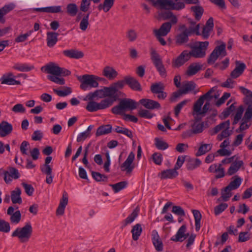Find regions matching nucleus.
<instances>
[{
    "instance_id": "10",
    "label": "nucleus",
    "mask_w": 252,
    "mask_h": 252,
    "mask_svg": "<svg viewBox=\"0 0 252 252\" xmlns=\"http://www.w3.org/2000/svg\"><path fill=\"white\" fill-rule=\"evenodd\" d=\"M0 176L3 177V179L6 184L10 183L12 179H17L20 177L18 170L15 168L10 167L8 170L2 168L0 169Z\"/></svg>"
},
{
    "instance_id": "47",
    "label": "nucleus",
    "mask_w": 252,
    "mask_h": 252,
    "mask_svg": "<svg viewBox=\"0 0 252 252\" xmlns=\"http://www.w3.org/2000/svg\"><path fill=\"white\" fill-rule=\"evenodd\" d=\"M162 17L165 20L170 19V23L172 24H176L178 22V19L173 13L171 11H167L162 13Z\"/></svg>"
},
{
    "instance_id": "59",
    "label": "nucleus",
    "mask_w": 252,
    "mask_h": 252,
    "mask_svg": "<svg viewBox=\"0 0 252 252\" xmlns=\"http://www.w3.org/2000/svg\"><path fill=\"white\" fill-rule=\"evenodd\" d=\"M92 175L93 178L97 182H104L106 181L107 180V177L106 175L101 174L97 172L92 171Z\"/></svg>"
},
{
    "instance_id": "13",
    "label": "nucleus",
    "mask_w": 252,
    "mask_h": 252,
    "mask_svg": "<svg viewBox=\"0 0 252 252\" xmlns=\"http://www.w3.org/2000/svg\"><path fill=\"white\" fill-rule=\"evenodd\" d=\"M41 71L51 75L60 76L61 67L55 63L51 62L41 68Z\"/></svg>"
},
{
    "instance_id": "4",
    "label": "nucleus",
    "mask_w": 252,
    "mask_h": 252,
    "mask_svg": "<svg viewBox=\"0 0 252 252\" xmlns=\"http://www.w3.org/2000/svg\"><path fill=\"white\" fill-rule=\"evenodd\" d=\"M78 79L81 82L80 88L83 91L98 87L99 84L95 81L94 75L84 74L78 77Z\"/></svg>"
},
{
    "instance_id": "31",
    "label": "nucleus",
    "mask_w": 252,
    "mask_h": 252,
    "mask_svg": "<svg viewBox=\"0 0 252 252\" xmlns=\"http://www.w3.org/2000/svg\"><path fill=\"white\" fill-rule=\"evenodd\" d=\"M58 33L55 32H48L47 33V44L49 47H53L58 41Z\"/></svg>"
},
{
    "instance_id": "62",
    "label": "nucleus",
    "mask_w": 252,
    "mask_h": 252,
    "mask_svg": "<svg viewBox=\"0 0 252 252\" xmlns=\"http://www.w3.org/2000/svg\"><path fill=\"white\" fill-rule=\"evenodd\" d=\"M21 214L20 211H16L14 214H12L10 217V221L13 223H18L21 220Z\"/></svg>"
},
{
    "instance_id": "45",
    "label": "nucleus",
    "mask_w": 252,
    "mask_h": 252,
    "mask_svg": "<svg viewBox=\"0 0 252 252\" xmlns=\"http://www.w3.org/2000/svg\"><path fill=\"white\" fill-rule=\"evenodd\" d=\"M201 161L198 158L189 160L187 163V168L188 170H193L200 166Z\"/></svg>"
},
{
    "instance_id": "36",
    "label": "nucleus",
    "mask_w": 252,
    "mask_h": 252,
    "mask_svg": "<svg viewBox=\"0 0 252 252\" xmlns=\"http://www.w3.org/2000/svg\"><path fill=\"white\" fill-rule=\"evenodd\" d=\"M13 127L11 124L6 121L2 122L1 130L0 131V136L4 137L9 134L12 131Z\"/></svg>"
},
{
    "instance_id": "50",
    "label": "nucleus",
    "mask_w": 252,
    "mask_h": 252,
    "mask_svg": "<svg viewBox=\"0 0 252 252\" xmlns=\"http://www.w3.org/2000/svg\"><path fill=\"white\" fill-rule=\"evenodd\" d=\"M127 185V182L123 181L115 184H110V186L112 187L115 193H117L123 189L126 188Z\"/></svg>"
},
{
    "instance_id": "27",
    "label": "nucleus",
    "mask_w": 252,
    "mask_h": 252,
    "mask_svg": "<svg viewBox=\"0 0 252 252\" xmlns=\"http://www.w3.org/2000/svg\"><path fill=\"white\" fill-rule=\"evenodd\" d=\"M63 54L66 57L76 59L82 58L84 56L82 52L75 49L64 50Z\"/></svg>"
},
{
    "instance_id": "41",
    "label": "nucleus",
    "mask_w": 252,
    "mask_h": 252,
    "mask_svg": "<svg viewBox=\"0 0 252 252\" xmlns=\"http://www.w3.org/2000/svg\"><path fill=\"white\" fill-rule=\"evenodd\" d=\"M62 89V90H59L53 88V91L57 95L61 97L66 96L72 93V89L69 87H63Z\"/></svg>"
},
{
    "instance_id": "33",
    "label": "nucleus",
    "mask_w": 252,
    "mask_h": 252,
    "mask_svg": "<svg viewBox=\"0 0 252 252\" xmlns=\"http://www.w3.org/2000/svg\"><path fill=\"white\" fill-rule=\"evenodd\" d=\"M142 232V228L140 223H137L133 225L131 230L132 238L134 241H137L139 239Z\"/></svg>"
},
{
    "instance_id": "38",
    "label": "nucleus",
    "mask_w": 252,
    "mask_h": 252,
    "mask_svg": "<svg viewBox=\"0 0 252 252\" xmlns=\"http://www.w3.org/2000/svg\"><path fill=\"white\" fill-rule=\"evenodd\" d=\"M196 88V84L192 81H188L183 83L181 87L182 93L184 94H188L189 92L193 91Z\"/></svg>"
},
{
    "instance_id": "7",
    "label": "nucleus",
    "mask_w": 252,
    "mask_h": 252,
    "mask_svg": "<svg viewBox=\"0 0 252 252\" xmlns=\"http://www.w3.org/2000/svg\"><path fill=\"white\" fill-rule=\"evenodd\" d=\"M225 47L226 45L224 43H222L220 45L216 46L208 58V63L213 64L219 57L225 56L226 55Z\"/></svg>"
},
{
    "instance_id": "2",
    "label": "nucleus",
    "mask_w": 252,
    "mask_h": 252,
    "mask_svg": "<svg viewBox=\"0 0 252 252\" xmlns=\"http://www.w3.org/2000/svg\"><path fill=\"white\" fill-rule=\"evenodd\" d=\"M209 45L208 41L196 42L192 47L190 51H189L190 57L195 58H202L206 55V52Z\"/></svg>"
},
{
    "instance_id": "8",
    "label": "nucleus",
    "mask_w": 252,
    "mask_h": 252,
    "mask_svg": "<svg viewBox=\"0 0 252 252\" xmlns=\"http://www.w3.org/2000/svg\"><path fill=\"white\" fill-rule=\"evenodd\" d=\"M167 2L170 6V10L180 11L185 8L186 3L197 4L199 0H170Z\"/></svg>"
},
{
    "instance_id": "48",
    "label": "nucleus",
    "mask_w": 252,
    "mask_h": 252,
    "mask_svg": "<svg viewBox=\"0 0 252 252\" xmlns=\"http://www.w3.org/2000/svg\"><path fill=\"white\" fill-rule=\"evenodd\" d=\"M164 84L162 82H159L153 84L151 86L150 90L152 93L156 94L164 91Z\"/></svg>"
},
{
    "instance_id": "12",
    "label": "nucleus",
    "mask_w": 252,
    "mask_h": 252,
    "mask_svg": "<svg viewBox=\"0 0 252 252\" xmlns=\"http://www.w3.org/2000/svg\"><path fill=\"white\" fill-rule=\"evenodd\" d=\"M134 158V153L130 152L125 161L121 165V170L126 171V174H130L134 168V165L133 164Z\"/></svg>"
},
{
    "instance_id": "1",
    "label": "nucleus",
    "mask_w": 252,
    "mask_h": 252,
    "mask_svg": "<svg viewBox=\"0 0 252 252\" xmlns=\"http://www.w3.org/2000/svg\"><path fill=\"white\" fill-rule=\"evenodd\" d=\"M137 107V103L130 98L120 100L118 105L112 108V112L116 115H123L126 110H133Z\"/></svg>"
},
{
    "instance_id": "63",
    "label": "nucleus",
    "mask_w": 252,
    "mask_h": 252,
    "mask_svg": "<svg viewBox=\"0 0 252 252\" xmlns=\"http://www.w3.org/2000/svg\"><path fill=\"white\" fill-rule=\"evenodd\" d=\"M232 131L229 130V128H225L218 135L217 139L219 141L222 140L224 138H227L231 133Z\"/></svg>"
},
{
    "instance_id": "24",
    "label": "nucleus",
    "mask_w": 252,
    "mask_h": 252,
    "mask_svg": "<svg viewBox=\"0 0 252 252\" xmlns=\"http://www.w3.org/2000/svg\"><path fill=\"white\" fill-rule=\"evenodd\" d=\"M152 242L157 251L161 252L163 250V244L159 239V235L156 230L152 231Z\"/></svg>"
},
{
    "instance_id": "56",
    "label": "nucleus",
    "mask_w": 252,
    "mask_h": 252,
    "mask_svg": "<svg viewBox=\"0 0 252 252\" xmlns=\"http://www.w3.org/2000/svg\"><path fill=\"white\" fill-rule=\"evenodd\" d=\"M60 76L49 75L47 76V79L57 84L63 85L65 84V80L63 78L60 77Z\"/></svg>"
},
{
    "instance_id": "15",
    "label": "nucleus",
    "mask_w": 252,
    "mask_h": 252,
    "mask_svg": "<svg viewBox=\"0 0 252 252\" xmlns=\"http://www.w3.org/2000/svg\"><path fill=\"white\" fill-rule=\"evenodd\" d=\"M68 195L66 192L64 191L62 198L60 201L59 206L56 210L57 216H63L64 213V210L68 203Z\"/></svg>"
},
{
    "instance_id": "43",
    "label": "nucleus",
    "mask_w": 252,
    "mask_h": 252,
    "mask_svg": "<svg viewBox=\"0 0 252 252\" xmlns=\"http://www.w3.org/2000/svg\"><path fill=\"white\" fill-rule=\"evenodd\" d=\"M212 148L211 144L201 143L198 148V151L196 153V156H200L205 154L207 152L210 151Z\"/></svg>"
},
{
    "instance_id": "64",
    "label": "nucleus",
    "mask_w": 252,
    "mask_h": 252,
    "mask_svg": "<svg viewBox=\"0 0 252 252\" xmlns=\"http://www.w3.org/2000/svg\"><path fill=\"white\" fill-rule=\"evenodd\" d=\"M247 106L243 118L245 120L251 121L252 119V104L250 105H246Z\"/></svg>"
},
{
    "instance_id": "44",
    "label": "nucleus",
    "mask_w": 252,
    "mask_h": 252,
    "mask_svg": "<svg viewBox=\"0 0 252 252\" xmlns=\"http://www.w3.org/2000/svg\"><path fill=\"white\" fill-rule=\"evenodd\" d=\"M112 126L110 125L102 126L97 129L96 136H99L102 135L108 134L111 132Z\"/></svg>"
},
{
    "instance_id": "55",
    "label": "nucleus",
    "mask_w": 252,
    "mask_h": 252,
    "mask_svg": "<svg viewBox=\"0 0 252 252\" xmlns=\"http://www.w3.org/2000/svg\"><path fill=\"white\" fill-rule=\"evenodd\" d=\"M231 189L229 188V189H226V187L221 191V196L220 198L218 199V201H220L221 200L223 201H227L228 200L229 198L231 196L232 193L231 191Z\"/></svg>"
},
{
    "instance_id": "30",
    "label": "nucleus",
    "mask_w": 252,
    "mask_h": 252,
    "mask_svg": "<svg viewBox=\"0 0 252 252\" xmlns=\"http://www.w3.org/2000/svg\"><path fill=\"white\" fill-rule=\"evenodd\" d=\"M225 128H230V121L229 120L223 122L216 126L214 128L210 130L211 135H215L220 130H223Z\"/></svg>"
},
{
    "instance_id": "18",
    "label": "nucleus",
    "mask_w": 252,
    "mask_h": 252,
    "mask_svg": "<svg viewBox=\"0 0 252 252\" xmlns=\"http://www.w3.org/2000/svg\"><path fill=\"white\" fill-rule=\"evenodd\" d=\"M14 75L12 73L9 72L7 74H4L0 78V81L2 84H7L9 85H15L20 84L19 81L15 80Z\"/></svg>"
},
{
    "instance_id": "16",
    "label": "nucleus",
    "mask_w": 252,
    "mask_h": 252,
    "mask_svg": "<svg viewBox=\"0 0 252 252\" xmlns=\"http://www.w3.org/2000/svg\"><path fill=\"white\" fill-rule=\"evenodd\" d=\"M186 231V226L185 225H183L178 229L176 235L171 238L170 240L175 242H183L184 240H185L187 238V237L189 235V234H188L187 235L185 234Z\"/></svg>"
},
{
    "instance_id": "34",
    "label": "nucleus",
    "mask_w": 252,
    "mask_h": 252,
    "mask_svg": "<svg viewBox=\"0 0 252 252\" xmlns=\"http://www.w3.org/2000/svg\"><path fill=\"white\" fill-rule=\"evenodd\" d=\"M177 170L175 168L172 169L164 170L161 172L160 178L161 179L174 178L178 175Z\"/></svg>"
},
{
    "instance_id": "5",
    "label": "nucleus",
    "mask_w": 252,
    "mask_h": 252,
    "mask_svg": "<svg viewBox=\"0 0 252 252\" xmlns=\"http://www.w3.org/2000/svg\"><path fill=\"white\" fill-rule=\"evenodd\" d=\"M199 24L195 25L194 28L189 27L188 29H185L184 31L177 35L176 37V43L178 45H182L187 43L189 40V36L193 33L197 35H200L199 32Z\"/></svg>"
},
{
    "instance_id": "42",
    "label": "nucleus",
    "mask_w": 252,
    "mask_h": 252,
    "mask_svg": "<svg viewBox=\"0 0 252 252\" xmlns=\"http://www.w3.org/2000/svg\"><path fill=\"white\" fill-rule=\"evenodd\" d=\"M21 193V190L18 188L11 191V201L13 204H21L22 203V201L20 197Z\"/></svg>"
},
{
    "instance_id": "49",
    "label": "nucleus",
    "mask_w": 252,
    "mask_h": 252,
    "mask_svg": "<svg viewBox=\"0 0 252 252\" xmlns=\"http://www.w3.org/2000/svg\"><path fill=\"white\" fill-rule=\"evenodd\" d=\"M125 84V80H120L112 84L111 86L113 88V89L117 92V93L120 95V96H123L124 95V94L119 91V90L122 89L124 88Z\"/></svg>"
},
{
    "instance_id": "39",
    "label": "nucleus",
    "mask_w": 252,
    "mask_h": 252,
    "mask_svg": "<svg viewBox=\"0 0 252 252\" xmlns=\"http://www.w3.org/2000/svg\"><path fill=\"white\" fill-rule=\"evenodd\" d=\"M240 90L242 93L245 95L244 102L246 105L252 104V92L244 87H240Z\"/></svg>"
},
{
    "instance_id": "26",
    "label": "nucleus",
    "mask_w": 252,
    "mask_h": 252,
    "mask_svg": "<svg viewBox=\"0 0 252 252\" xmlns=\"http://www.w3.org/2000/svg\"><path fill=\"white\" fill-rule=\"evenodd\" d=\"M32 10L38 12L56 13L61 12L62 7L61 6H51L42 8H35Z\"/></svg>"
},
{
    "instance_id": "29",
    "label": "nucleus",
    "mask_w": 252,
    "mask_h": 252,
    "mask_svg": "<svg viewBox=\"0 0 252 252\" xmlns=\"http://www.w3.org/2000/svg\"><path fill=\"white\" fill-rule=\"evenodd\" d=\"M151 58L156 67L163 65L159 54L153 48L150 49Z\"/></svg>"
},
{
    "instance_id": "46",
    "label": "nucleus",
    "mask_w": 252,
    "mask_h": 252,
    "mask_svg": "<svg viewBox=\"0 0 252 252\" xmlns=\"http://www.w3.org/2000/svg\"><path fill=\"white\" fill-rule=\"evenodd\" d=\"M242 183V179L238 176L235 177L234 180L232 181L226 187V189H229V188L232 190H234L238 189L241 185Z\"/></svg>"
},
{
    "instance_id": "32",
    "label": "nucleus",
    "mask_w": 252,
    "mask_h": 252,
    "mask_svg": "<svg viewBox=\"0 0 252 252\" xmlns=\"http://www.w3.org/2000/svg\"><path fill=\"white\" fill-rule=\"evenodd\" d=\"M214 91V88H212L207 93L200 96L197 99V107H200V105H202L205 99L207 100V101L209 102L211 99L213 97V96L212 95V93Z\"/></svg>"
},
{
    "instance_id": "17",
    "label": "nucleus",
    "mask_w": 252,
    "mask_h": 252,
    "mask_svg": "<svg viewBox=\"0 0 252 252\" xmlns=\"http://www.w3.org/2000/svg\"><path fill=\"white\" fill-rule=\"evenodd\" d=\"M139 102L144 107L148 109H158L160 108V104L158 101L152 99L143 98L140 99Z\"/></svg>"
},
{
    "instance_id": "21",
    "label": "nucleus",
    "mask_w": 252,
    "mask_h": 252,
    "mask_svg": "<svg viewBox=\"0 0 252 252\" xmlns=\"http://www.w3.org/2000/svg\"><path fill=\"white\" fill-rule=\"evenodd\" d=\"M197 100L194 103L193 107V114H196L197 115H204L205 114L207 111L209 110L210 107V103L209 101L206 102L205 104L204 105L202 109L201 110V107L202 105H200V107H198L197 105Z\"/></svg>"
},
{
    "instance_id": "60",
    "label": "nucleus",
    "mask_w": 252,
    "mask_h": 252,
    "mask_svg": "<svg viewBox=\"0 0 252 252\" xmlns=\"http://www.w3.org/2000/svg\"><path fill=\"white\" fill-rule=\"evenodd\" d=\"M250 121L248 120H245L244 118H242L239 128L237 129V132L242 131L246 130L249 128L251 124L250 123Z\"/></svg>"
},
{
    "instance_id": "19",
    "label": "nucleus",
    "mask_w": 252,
    "mask_h": 252,
    "mask_svg": "<svg viewBox=\"0 0 252 252\" xmlns=\"http://www.w3.org/2000/svg\"><path fill=\"white\" fill-rule=\"evenodd\" d=\"M172 24L170 22H165L163 23L158 30L155 29L153 31L154 34L158 35L166 36L170 31Z\"/></svg>"
},
{
    "instance_id": "61",
    "label": "nucleus",
    "mask_w": 252,
    "mask_h": 252,
    "mask_svg": "<svg viewBox=\"0 0 252 252\" xmlns=\"http://www.w3.org/2000/svg\"><path fill=\"white\" fill-rule=\"evenodd\" d=\"M10 230L9 223L3 220L0 219V231L7 233L9 232Z\"/></svg>"
},
{
    "instance_id": "28",
    "label": "nucleus",
    "mask_w": 252,
    "mask_h": 252,
    "mask_svg": "<svg viewBox=\"0 0 252 252\" xmlns=\"http://www.w3.org/2000/svg\"><path fill=\"white\" fill-rule=\"evenodd\" d=\"M104 91H105L106 97H110L109 98L113 101V103L120 96V95L117 93L111 85L108 87H104Z\"/></svg>"
},
{
    "instance_id": "14",
    "label": "nucleus",
    "mask_w": 252,
    "mask_h": 252,
    "mask_svg": "<svg viewBox=\"0 0 252 252\" xmlns=\"http://www.w3.org/2000/svg\"><path fill=\"white\" fill-rule=\"evenodd\" d=\"M235 67L231 71L230 73V77L234 79H236L240 76L244 72L246 68V65L245 63L241 62L240 61H236Z\"/></svg>"
},
{
    "instance_id": "40",
    "label": "nucleus",
    "mask_w": 252,
    "mask_h": 252,
    "mask_svg": "<svg viewBox=\"0 0 252 252\" xmlns=\"http://www.w3.org/2000/svg\"><path fill=\"white\" fill-rule=\"evenodd\" d=\"M191 129L194 134L201 133L203 130L204 123L195 120L191 125Z\"/></svg>"
},
{
    "instance_id": "20",
    "label": "nucleus",
    "mask_w": 252,
    "mask_h": 252,
    "mask_svg": "<svg viewBox=\"0 0 252 252\" xmlns=\"http://www.w3.org/2000/svg\"><path fill=\"white\" fill-rule=\"evenodd\" d=\"M125 84H126L132 90L135 91H141V88L140 83L134 77L127 76L124 78Z\"/></svg>"
},
{
    "instance_id": "51",
    "label": "nucleus",
    "mask_w": 252,
    "mask_h": 252,
    "mask_svg": "<svg viewBox=\"0 0 252 252\" xmlns=\"http://www.w3.org/2000/svg\"><path fill=\"white\" fill-rule=\"evenodd\" d=\"M90 14V12L88 13L83 16L81 20L79 27L80 29L83 31H85L89 25V19Z\"/></svg>"
},
{
    "instance_id": "11",
    "label": "nucleus",
    "mask_w": 252,
    "mask_h": 252,
    "mask_svg": "<svg viewBox=\"0 0 252 252\" xmlns=\"http://www.w3.org/2000/svg\"><path fill=\"white\" fill-rule=\"evenodd\" d=\"M188 50L183 51L176 59L172 61V66L175 68H179L183 65L190 58Z\"/></svg>"
},
{
    "instance_id": "3",
    "label": "nucleus",
    "mask_w": 252,
    "mask_h": 252,
    "mask_svg": "<svg viewBox=\"0 0 252 252\" xmlns=\"http://www.w3.org/2000/svg\"><path fill=\"white\" fill-rule=\"evenodd\" d=\"M32 226L30 223H27L23 227H18L11 234L12 237H17L22 243L29 241L31 237Z\"/></svg>"
},
{
    "instance_id": "22",
    "label": "nucleus",
    "mask_w": 252,
    "mask_h": 252,
    "mask_svg": "<svg viewBox=\"0 0 252 252\" xmlns=\"http://www.w3.org/2000/svg\"><path fill=\"white\" fill-rule=\"evenodd\" d=\"M203 65L199 63H195L190 64L186 71V74L189 76H191L196 74L202 69Z\"/></svg>"
},
{
    "instance_id": "35",
    "label": "nucleus",
    "mask_w": 252,
    "mask_h": 252,
    "mask_svg": "<svg viewBox=\"0 0 252 252\" xmlns=\"http://www.w3.org/2000/svg\"><path fill=\"white\" fill-rule=\"evenodd\" d=\"M244 163L242 160H236L233 162L227 171V174L229 175H232L237 172L240 167L243 165Z\"/></svg>"
},
{
    "instance_id": "57",
    "label": "nucleus",
    "mask_w": 252,
    "mask_h": 252,
    "mask_svg": "<svg viewBox=\"0 0 252 252\" xmlns=\"http://www.w3.org/2000/svg\"><path fill=\"white\" fill-rule=\"evenodd\" d=\"M244 112V108L243 106H239L236 110V113L234 117L233 125H236L242 119V116Z\"/></svg>"
},
{
    "instance_id": "6",
    "label": "nucleus",
    "mask_w": 252,
    "mask_h": 252,
    "mask_svg": "<svg viewBox=\"0 0 252 252\" xmlns=\"http://www.w3.org/2000/svg\"><path fill=\"white\" fill-rule=\"evenodd\" d=\"M113 104V101L109 98H105L97 103L94 101L88 102L86 109L90 112H96L99 110L105 109Z\"/></svg>"
},
{
    "instance_id": "52",
    "label": "nucleus",
    "mask_w": 252,
    "mask_h": 252,
    "mask_svg": "<svg viewBox=\"0 0 252 252\" xmlns=\"http://www.w3.org/2000/svg\"><path fill=\"white\" fill-rule=\"evenodd\" d=\"M14 69L22 72H26L31 70V67L27 63H15L12 67Z\"/></svg>"
},
{
    "instance_id": "25",
    "label": "nucleus",
    "mask_w": 252,
    "mask_h": 252,
    "mask_svg": "<svg viewBox=\"0 0 252 252\" xmlns=\"http://www.w3.org/2000/svg\"><path fill=\"white\" fill-rule=\"evenodd\" d=\"M102 74L109 80H113L117 76L118 73L114 68L107 66L104 68Z\"/></svg>"
},
{
    "instance_id": "58",
    "label": "nucleus",
    "mask_w": 252,
    "mask_h": 252,
    "mask_svg": "<svg viewBox=\"0 0 252 252\" xmlns=\"http://www.w3.org/2000/svg\"><path fill=\"white\" fill-rule=\"evenodd\" d=\"M155 140V145L158 150H164L168 147V145L165 141L158 138H156Z\"/></svg>"
},
{
    "instance_id": "54",
    "label": "nucleus",
    "mask_w": 252,
    "mask_h": 252,
    "mask_svg": "<svg viewBox=\"0 0 252 252\" xmlns=\"http://www.w3.org/2000/svg\"><path fill=\"white\" fill-rule=\"evenodd\" d=\"M191 10L194 12L196 20L199 21L203 13V8L200 6H194L191 7Z\"/></svg>"
},
{
    "instance_id": "53",
    "label": "nucleus",
    "mask_w": 252,
    "mask_h": 252,
    "mask_svg": "<svg viewBox=\"0 0 252 252\" xmlns=\"http://www.w3.org/2000/svg\"><path fill=\"white\" fill-rule=\"evenodd\" d=\"M78 12V7L75 3H69L66 6V12L71 16H75Z\"/></svg>"
},
{
    "instance_id": "37",
    "label": "nucleus",
    "mask_w": 252,
    "mask_h": 252,
    "mask_svg": "<svg viewBox=\"0 0 252 252\" xmlns=\"http://www.w3.org/2000/svg\"><path fill=\"white\" fill-rule=\"evenodd\" d=\"M115 0H104L103 3L98 6L99 10H103L104 12H107L113 7Z\"/></svg>"
},
{
    "instance_id": "9",
    "label": "nucleus",
    "mask_w": 252,
    "mask_h": 252,
    "mask_svg": "<svg viewBox=\"0 0 252 252\" xmlns=\"http://www.w3.org/2000/svg\"><path fill=\"white\" fill-rule=\"evenodd\" d=\"M52 159V157L48 156L45 159L44 164L40 166L41 171L43 174L46 175V182L48 184H51L53 182L52 168L49 165Z\"/></svg>"
},
{
    "instance_id": "23",
    "label": "nucleus",
    "mask_w": 252,
    "mask_h": 252,
    "mask_svg": "<svg viewBox=\"0 0 252 252\" xmlns=\"http://www.w3.org/2000/svg\"><path fill=\"white\" fill-rule=\"evenodd\" d=\"M138 213L139 210L137 208H135L132 212L122 221L121 228H125L127 225L131 224L137 217Z\"/></svg>"
}]
</instances>
